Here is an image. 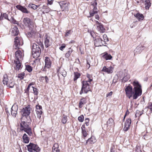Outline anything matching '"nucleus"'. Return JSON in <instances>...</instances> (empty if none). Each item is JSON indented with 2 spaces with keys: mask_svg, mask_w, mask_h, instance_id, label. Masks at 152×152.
<instances>
[{
  "mask_svg": "<svg viewBox=\"0 0 152 152\" xmlns=\"http://www.w3.org/2000/svg\"><path fill=\"white\" fill-rule=\"evenodd\" d=\"M45 67L49 68L50 67L51 62L50 58L48 57H45Z\"/></svg>",
  "mask_w": 152,
  "mask_h": 152,
  "instance_id": "13",
  "label": "nucleus"
},
{
  "mask_svg": "<svg viewBox=\"0 0 152 152\" xmlns=\"http://www.w3.org/2000/svg\"><path fill=\"white\" fill-rule=\"evenodd\" d=\"M14 64L15 65V68L17 71L19 70L20 69L21 66V64L20 61H17L16 60H14Z\"/></svg>",
  "mask_w": 152,
  "mask_h": 152,
  "instance_id": "18",
  "label": "nucleus"
},
{
  "mask_svg": "<svg viewBox=\"0 0 152 152\" xmlns=\"http://www.w3.org/2000/svg\"><path fill=\"white\" fill-rule=\"evenodd\" d=\"M30 87V86L29 85H28L27 89H26V91H29Z\"/></svg>",
  "mask_w": 152,
  "mask_h": 152,
  "instance_id": "63",
  "label": "nucleus"
},
{
  "mask_svg": "<svg viewBox=\"0 0 152 152\" xmlns=\"http://www.w3.org/2000/svg\"><path fill=\"white\" fill-rule=\"evenodd\" d=\"M129 76L126 75V76H124V77H123V79H122L123 81H124V82H126V81H127L129 80Z\"/></svg>",
  "mask_w": 152,
  "mask_h": 152,
  "instance_id": "45",
  "label": "nucleus"
},
{
  "mask_svg": "<svg viewBox=\"0 0 152 152\" xmlns=\"http://www.w3.org/2000/svg\"><path fill=\"white\" fill-rule=\"evenodd\" d=\"M80 75L79 73L78 72L74 73V81L76 80L80 76Z\"/></svg>",
  "mask_w": 152,
  "mask_h": 152,
  "instance_id": "41",
  "label": "nucleus"
},
{
  "mask_svg": "<svg viewBox=\"0 0 152 152\" xmlns=\"http://www.w3.org/2000/svg\"><path fill=\"white\" fill-rule=\"evenodd\" d=\"M73 51V50L71 48L68 49L67 52L65 54V57L68 58L70 55L71 53Z\"/></svg>",
  "mask_w": 152,
  "mask_h": 152,
  "instance_id": "32",
  "label": "nucleus"
},
{
  "mask_svg": "<svg viewBox=\"0 0 152 152\" xmlns=\"http://www.w3.org/2000/svg\"><path fill=\"white\" fill-rule=\"evenodd\" d=\"M42 113H40L39 114L38 113H36L37 114V118L40 119L41 118V115L42 114Z\"/></svg>",
  "mask_w": 152,
  "mask_h": 152,
  "instance_id": "55",
  "label": "nucleus"
},
{
  "mask_svg": "<svg viewBox=\"0 0 152 152\" xmlns=\"http://www.w3.org/2000/svg\"><path fill=\"white\" fill-rule=\"evenodd\" d=\"M67 4L64 2H62L60 4L61 8L63 10H64L67 8Z\"/></svg>",
  "mask_w": 152,
  "mask_h": 152,
  "instance_id": "31",
  "label": "nucleus"
},
{
  "mask_svg": "<svg viewBox=\"0 0 152 152\" xmlns=\"http://www.w3.org/2000/svg\"><path fill=\"white\" fill-rule=\"evenodd\" d=\"M3 17L5 19L9 20L8 19V15L6 13H4L3 15Z\"/></svg>",
  "mask_w": 152,
  "mask_h": 152,
  "instance_id": "53",
  "label": "nucleus"
},
{
  "mask_svg": "<svg viewBox=\"0 0 152 152\" xmlns=\"http://www.w3.org/2000/svg\"><path fill=\"white\" fill-rule=\"evenodd\" d=\"M147 107L150 109V110L152 112V103L151 102H149L148 103V106Z\"/></svg>",
  "mask_w": 152,
  "mask_h": 152,
  "instance_id": "49",
  "label": "nucleus"
},
{
  "mask_svg": "<svg viewBox=\"0 0 152 152\" xmlns=\"http://www.w3.org/2000/svg\"><path fill=\"white\" fill-rule=\"evenodd\" d=\"M66 47V45L65 44H63L61 47L59 48L61 50H63V49L65 48Z\"/></svg>",
  "mask_w": 152,
  "mask_h": 152,
  "instance_id": "52",
  "label": "nucleus"
},
{
  "mask_svg": "<svg viewBox=\"0 0 152 152\" xmlns=\"http://www.w3.org/2000/svg\"><path fill=\"white\" fill-rule=\"evenodd\" d=\"M26 69L29 72H31L32 70V67L29 65H26Z\"/></svg>",
  "mask_w": 152,
  "mask_h": 152,
  "instance_id": "42",
  "label": "nucleus"
},
{
  "mask_svg": "<svg viewBox=\"0 0 152 152\" xmlns=\"http://www.w3.org/2000/svg\"><path fill=\"white\" fill-rule=\"evenodd\" d=\"M95 18L98 20H99V16L98 15H96L95 16Z\"/></svg>",
  "mask_w": 152,
  "mask_h": 152,
  "instance_id": "60",
  "label": "nucleus"
},
{
  "mask_svg": "<svg viewBox=\"0 0 152 152\" xmlns=\"http://www.w3.org/2000/svg\"><path fill=\"white\" fill-rule=\"evenodd\" d=\"M30 31L28 32L26 34L28 38H31L34 37L36 31H35L34 27H32V28L29 29Z\"/></svg>",
  "mask_w": 152,
  "mask_h": 152,
  "instance_id": "14",
  "label": "nucleus"
},
{
  "mask_svg": "<svg viewBox=\"0 0 152 152\" xmlns=\"http://www.w3.org/2000/svg\"><path fill=\"white\" fill-rule=\"evenodd\" d=\"M11 115H12L14 117H15V116H16V114L17 113V111H15V110L12 111V110H11Z\"/></svg>",
  "mask_w": 152,
  "mask_h": 152,
  "instance_id": "48",
  "label": "nucleus"
},
{
  "mask_svg": "<svg viewBox=\"0 0 152 152\" xmlns=\"http://www.w3.org/2000/svg\"><path fill=\"white\" fill-rule=\"evenodd\" d=\"M107 125L109 126H112L113 124V120L112 118H110L107 122Z\"/></svg>",
  "mask_w": 152,
  "mask_h": 152,
  "instance_id": "33",
  "label": "nucleus"
},
{
  "mask_svg": "<svg viewBox=\"0 0 152 152\" xmlns=\"http://www.w3.org/2000/svg\"><path fill=\"white\" fill-rule=\"evenodd\" d=\"M72 33V31L71 30L67 31L66 32L65 36L67 37H68L69 35Z\"/></svg>",
  "mask_w": 152,
  "mask_h": 152,
  "instance_id": "47",
  "label": "nucleus"
},
{
  "mask_svg": "<svg viewBox=\"0 0 152 152\" xmlns=\"http://www.w3.org/2000/svg\"><path fill=\"white\" fill-rule=\"evenodd\" d=\"M42 9L44 10L43 12V13H48L50 11V8L47 6L43 5L42 7Z\"/></svg>",
  "mask_w": 152,
  "mask_h": 152,
  "instance_id": "29",
  "label": "nucleus"
},
{
  "mask_svg": "<svg viewBox=\"0 0 152 152\" xmlns=\"http://www.w3.org/2000/svg\"><path fill=\"white\" fill-rule=\"evenodd\" d=\"M16 7L17 9L24 13H28L30 12L28 11L26 8L20 5H17Z\"/></svg>",
  "mask_w": 152,
  "mask_h": 152,
  "instance_id": "15",
  "label": "nucleus"
},
{
  "mask_svg": "<svg viewBox=\"0 0 152 152\" xmlns=\"http://www.w3.org/2000/svg\"><path fill=\"white\" fill-rule=\"evenodd\" d=\"M18 110V107L17 106L15 105H13L11 108V110L12 111H17Z\"/></svg>",
  "mask_w": 152,
  "mask_h": 152,
  "instance_id": "44",
  "label": "nucleus"
},
{
  "mask_svg": "<svg viewBox=\"0 0 152 152\" xmlns=\"http://www.w3.org/2000/svg\"><path fill=\"white\" fill-rule=\"evenodd\" d=\"M67 120V117L66 116L63 115V118L62 119V122L63 124H65L66 123Z\"/></svg>",
  "mask_w": 152,
  "mask_h": 152,
  "instance_id": "40",
  "label": "nucleus"
},
{
  "mask_svg": "<svg viewBox=\"0 0 152 152\" xmlns=\"http://www.w3.org/2000/svg\"><path fill=\"white\" fill-rule=\"evenodd\" d=\"M31 109V108L30 105H28L27 106L23 108L21 111L22 115L23 116H28L30 113Z\"/></svg>",
  "mask_w": 152,
  "mask_h": 152,
  "instance_id": "7",
  "label": "nucleus"
},
{
  "mask_svg": "<svg viewBox=\"0 0 152 152\" xmlns=\"http://www.w3.org/2000/svg\"><path fill=\"white\" fill-rule=\"evenodd\" d=\"M22 53L20 50L16 51L15 53V56L16 60L17 61H20L23 59L22 57Z\"/></svg>",
  "mask_w": 152,
  "mask_h": 152,
  "instance_id": "11",
  "label": "nucleus"
},
{
  "mask_svg": "<svg viewBox=\"0 0 152 152\" xmlns=\"http://www.w3.org/2000/svg\"><path fill=\"white\" fill-rule=\"evenodd\" d=\"M84 117L83 115H81L78 118V120L80 122H83L84 120Z\"/></svg>",
  "mask_w": 152,
  "mask_h": 152,
  "instance_id": "43",
  "label": "nucleus"
},
{
  "mask_svg": "<svg viewBox=\"0 0 152 152\" xmlns=\"http://www.w3.org/2000/svg\"><path fill=\"white\" fill-rule=\"evenodd\" d=\"M113 94V92L112 91L110 92L108 94H107L106 95V97H108L109 96H111Z\"/></svg>",
  "mask_w": 152,
  "mask_h": 152,
  "instance_id": "58",
  "label": "nucleus"
},
{
  "mask_svg": "<svg viewBox=\"0 0 152 152\" xmlns=\"http://www.w3.org/2000/svg\"><path fill=\"white\" fill-rule=\"evenodd\" d=\"M103 38L104 40H103V42H104L105 45L106 44V42L108 41V39L107 36V35L104 34L103 36Z\"/></svg>",
  "mask_w": 152,
  "mask_h": 152,
  "instance_id": "39",
  "label": "nucleus"
},
{
  "mask_svg": "<svg viewBox=\"0 0 152 152\" xmlns=\"http://www.w3.org/2000/svg\"><path fill=\"white\" fill-rule=\"evenodd\" d=\"M104 57L106 60H110L112 57L110 55L108 54L104 55Z\"/></svg>",
  "mask_w": 152,
  "mask_h": 152,
  "instance_id": "37",
  "label": "nucleus"
},
{
  "mask_svg": "<svg viewBox=\"0 0 152 152\" xmlns=\"http://www.w3.org/2000/svg\"><path fill=\"white\" fill-rule=\"evenodd\" d=\"M58 75L59 76V73L61 74L64 77H65L66 76V71L63 69H60L58 71Z\"/></svg>",
  "mask_w": 152,
  "mask_h": 152,
  "instance_id": "23",
  "label": "nucleus"
},
{
  "mask_svg": "<svg viewBox=\"0 0 152 152\" xmlns=\"http://www.w3.org/2000/svg\"><path fill=\"white\" fill-rule=\"evenodd\" d=\"M31 8L33 9L34 10H36V5L32 4L31 6Z\"/></svg>",
  "mask_w": 152,
  "mask_h": 152,
  "instance_id": "57",
  "label": "nucleus"
},
{
  "mask_svg": "<svg viewBox=\"0 0 152 152\" xmlns=\"http://www.w3.org/2000/svg\"><path fill=\"white\" fill-rule=\"evenodd\" d=\"M90 34L91 36L94 38V33L93 31H91L90 32Z\"/></svg>",
  "mask_w": 152,
  "mask_h": 152,
  "instance_id": "59",
  "label": "nucleus"
},
{
  "mask_svg": "<svg viewBox=\"0 0 152 152\" xmlns=\"http://www.w3.org/2000/svg\"><path fill=\"white\" fill-rule=\"evenodd\" d=\"M97 29L102 33L104 32L105 31V29L103 27V25L102 24L97 26Z\"/></svg>",
  "mask_w": 152,
  "mask_h": 152,
  "instance_id": "26",
  "label": "nucleus"
},
{
  "mask_svg": "<svg viewBox=\"0 0 152 152\" xmlns=\"http://www.w3.org/2000/svg\"><path fill=\"white\" fill-rule=\"evenodd\" d=\"M36 43L33 44L32 49V55L34 58H37L40 56L41 53L40 47L43 46L42 42L40 41Z\"/></svg>",
  "mask_w": 152,
  "mask_h": 152,
  "instance_id": "2",
  "label": "nucleus"
},
{
  "mask_svg": "<svg viewBox=\"0 0 152 152\" xmlns=\"http://www.w3.org/2000/svg\"><path fill=\"white\" fill-rule=\"evenodd\" d=\"M81 129H82V134L83 136L84 137H86L87 135V133L85 130V125H83L81 127Z\"/></svg>",
  "mask_w": 152,
  "mask_h": 152,
  "instance_id": "25",
  "label": "nucleus"
},
{
  "mask_svg": "<svg viewBox=\"0 0 152 152\" xmlns=\"http://www.w3.org/2000/svg\"><path fill=\"white\" fill-rule=\"evenodd\" d=\"M22 138L23 142L25 143H27L29 142V138L28 137L27 135L25 133L22 137Z\"/></svg>",
  "mask_w": 152,
  "mask_h": 152,
  "instance_id": "24",
  "label": "nucleus"
},
{
  "mask_svg": "<svg viewBox=\"0 0 152 152\" xmlns=\"http://www.w3.org/2000/svg\"><path fill=\"white\" fill-rule=\"evenodd\" d=\"M150 1L151 0H143V1L144 2L145 7L146 9H148L151 6V3Z\"/></svg>",
  "mask_w": 152,
  "mask_h": 152,
  "instance_id": "21",
  "label": "nucleus"
},
{
  "mask_svg": "<svg viewBox=\"0 0 152 152\" xmlns=\"http://www.w3.org/2000/svg\"><path fill=\"white\" fill-rule=\"evenodd\" d=\"M85 121H86V122L85 123V124H86V126H88L89 125V118H86L85 119Z\"/></svg>",
  "mask_w": 152,
  "mask_h": 152,
  "instance_id": "50",
  "label": "nucleus"
},
{
  "mask_svg": "<svg viewBox=\"0 0 152 152\" xmlns=\"http://www.w3.org/2000/svg\"><path fill=\"white\" fill-rule=\"evenodd\" d=\"M86 100L84 98L81 99L80 100V101L79 103V107L80 108L82 107V105L83 104H85L86 103Z\"/></svg>",
  "mask_w": 152,
  "mask_h": 152,
  "instance_id": "30",
  "label": "nucleus"
},
{
  "mask_svg": "<svg viewBox=\"0 0 152 152\" xmlns=\"http://www.w3.org/2000/svg\"><path fill=\"white\" fill-rule=\"evenodd\" d=\"M97 11L96 10H91L89 12L90 15L88 17H91L94 16V14L97 13Z\"/></svg>",
  "mask_w": 152,
  "mask_h": 152,
  "instance_id": "36",
  "label": "nucleus"
},
{
  "mask_svg": "<svg viewBox=\"0 0 152 152\" xmlns=\"http://www.w3.org/2000/svg\"><path fill=\"white\" fill-rule=\"evenodd\" d=\"M86 77L88 79V80H86V81L88 82H91L93 81V77L92 75L89 74H87Z\"/></svg>",
  "mask_w": 152,
  "mask_h": 152,
  "instance_id": "34",
  "label": "nucleus"
},
{
  "mask_svg": "<svg viewBox=\"0 0 152 152\" xmlns=\"http://www.w3.org/2000/svg\"><path fill=\"white\" fill-rule=\"evenodd\" d=\"M82 89H84V93H87L89 91H90V87L91 84V82L83 80L82 82Z\"/></svg>",
  "mask_w": 152,
  "mask_h": 152,
  "instance_id": "6",
  "label": "nucleus"
},
{
  "mask_svg": "<svg viewBox=\"0 0 152 152\" xmlns=\"http://www.w3.org/2000/svg\"><path fill=\"white\" fill-rule=\"evenodd\" d=\"M28 151L30 152H39L40 148L36 144L30 143L27 146Z\"/></svg>",
  "mask_w": 152,
  "mask_h": 152,
  "instance_id": "5",
  "label": "nucleus"
},
{
  "mask_svg": "<svg viewBox=\"0 0 152 152\" xmlns=\"http://www.w3.org/2000/svg\"><path fill=\"white\" fill-rule=\"evenodd\" d=\"M24 73L20 74L18 75V77L19 78L20 80L23 79L24 78Z\"/></svg>",
  "mask_w": 152,
  "mask_h": 152,
  "instance_id": "46",
  "label": "nucleus"
},
{
  "mask_svg": "<svg viewBox=\"0 0 152 152\" xmlns=\"http://www.w3.org/2000/svg\"><path fill=\"white\" fill-rule=\"evenodd\" d=\"M134 16L139 21L142 20L144 18L143 15L140 14V13H137L135 14Z\"/></svg>",
  "mask_w": 152,
  "mask_h": 152,
  "instance_id": "22",
  "label": "nucleus"
},
{
  "mask_svg": "<svg viewBox=\"0 0 152 152\" xmlns=\"http://www.w3.org/2000/svg\"><path fill=\"white\" fill-rule=\"evenodd\" d=\"M96 142V140L91 137L89 138L86 142V144L88 143L89 144H92Z\"/></svg>",
  "mask_w": 152,
  "mask_h": 152,
  "instance_id": "27",
  "label": "nucleus"
},
{
  "mask_svg": "<svg viewBox=\"0 0 152 152\" xmlns=\"http://www.w3.org/2000/svg\"><path fill=\"white\" fill-rule=\"evenodd\" d=\"M131 123V121L130 119H128L126 120V123L124 124L125 126L129 127Z\"/></svg>",
  "mask_w": 152,
  "mask_h": 152,
  "instance_id": "38",
  "label": "nucleus"
},
{
  "mask_svg": "<svg viewBox=\"0 0 152 152\" xmlns=\"http://www.w3.org/2000/svg\"><path fill=\"white\" fill-rule=\"evenodd\" d=\"M132 84L134 86V91L132 92V87L130 86H127L125 89L126 96L129 99H130L133 95V99H136L138 97L141 96L142 94L141 86L137 81H134Z\"/></svg>",
  "mask_w": 152,
  "mask_h": 152,
  "instance_id": "1",
  "label": "nucleus"
},
{
  "mask_svg": "<svg viewBox=\"0 0 152 152\" xmlns=\"http://www.w3.org/2000/svg\"><path fill=\"white\" fill-rule=\"evenodd\" d=\"M60 150L58 149V146L57 144H55L53 147V152H59Z\"/></svg>",
  "mask_w": 152,
  "mask_h": 152,
  "instance_id": "28",
  "label": "nucleus"
},
{
  "mask_svg": "<svg viewBox=\"0 0 152 152\" xmlns=\"http://www.w3.org/2000/svg\"><path fill=\"white\" fill-rule=\"evenodd\" d=\"M92 5L94 6L97 5V3L96 0L94 1Z\"/></svg>",
  "mask_w": 152,
  "mask_h": 152,
  "instance_id": "62",
  "label": "nucleus"
},
{
  "mask_svg": "<svg viewBox=\"0 0 152 152\" xmlns=\"http://www.w3.org/2000/svg\"><path fill=\"white\" fill-rule=\"evenodd\" d=\"M29 122L27 123L21 120L20 123V130L21 131H24L29 136H31L32 134V132L31 128L29 126Z\"/></svg>",
  "mask_w": 152,
  "mask_h": 152,
  "instance_id": "3",
  "label": "nucleus"
},
{
  "mask_svg": "<svg viewBox=\"0 0 152 152\" xmlns=\"http://www.w3.org/2000/svg\"><path fill=\"white\" fill-rule=\"evenodd\" d=\"M93 6L94 7L93 10H96L97 9V7L96 6L93 5Z\"/></svg>",
  "mask_w": 152,
  "mask_h": 152,
  "instance_id": "64",
  "label": "nucleus"
},
{
  "mask_svg": "<svg viewBox=\"0 0 152 152\" xmlns=\"http://www.w3.org/2000/svg\"><path fill=\"white\" fill-rule=\"evenodd\" d=\"M113 68L112 66H110L107 68L105 66H104L103 68L102 71L109 74L112 73L113 72Z\"/></svg>",
  "mask_w": 152,
  "mask_h": 152,
  "instance_id": "12",
  "label": "nucleus"
},
{
  "mask_svg": "<svg viewBox=\"0 0 152 152\" xmlns=\"http://www.w3.org/2000/svg\"><path fill=\"white\" fill-rule=\"evenodd\" d=\"M42 78H45V82L46 83H48L49 81V79L48 78V77L47 76H45V77H42Z\"/></svg>",
  "mask_w": 152,
  "mask_h": 152,
  "instance_id": "51",
  "label": "nucleus"
},
{
  "mask_svg": "<svg viewBox=\"0 0 152 152\" xmlns=\"http://www.w3.org/2000/svg\"><path fill=\"white\" fill-rule=\"evenodd\" d=\"M94 45L96 47L101 46H106L104 42H103L102 39L99 37H97L94 40Z\"/></svg>",
  "mask_w": 152,
  "mask_h": 152,
  "instance_id": "10",
  "label": "nucleus"
},
{
  "mask_svg": "<svg viewBox=\"0 0 152 152\" xmlns=\"http://www.w3.org/2000/svg\"><path fill=\"white\" fill-rule=\"evenodd\" d=\"M14 45L13 46L14 48L17 49V48H19V47L23 44L22 40L20 38L16 37L15 38Z\"/></svg>",
  "mask_w": 152,
  "mask_h": 152,
  "instance_id": "8",
  "label": "nucleus"
},
{
  "mask_svg": "<svg viewBox=\"0 0 152 152\" xmlns=\"http://www.w3.org/2000/svg\"><path fill=\"white\" fill-rule=\"evenodd\" d=\"M50 40V38L49 37H46L45 38V44L46 47L48 48L51 45V42Z\"/></svg>",
  "mask_w": 152,
  "mask_h": 152,
  "instance_id": "17",
  "label": "nucleus"
},
{
  "mask_svg": "<svg viewBox=\"0 0 152 152\" xmlns=\"http://www.w3.org/2000/svg\"><path fill=\"white\" fill-rule=\"evenodd\" d=\"M36 110L35 111L36 113L39 114L40 113H42V109L41 106L39 105L38 104L37 105H36Z\"/></svg>",
  "mask_w": 152,
  "mask_h": 152,
  "instance_id": "20",
  "label": "nucleus"
},
{
  "mask_svg": "<svg viewBox=\"0 0 152 152\" xmlns=\"http://www.w3.org/2000/svg\"><path fill=\"white\" fill-rule=\"evenodd\" d=\"M3 83L4 85L11 88H13L15 84V81L13 79L9 80L7 75H5L3 76Z\"/></svg>",
  "mask_w": 152,
  "mask_h": 152,
  "instance_id": "4",
  "label": "nucleus"
},
{
  "mask_svg": "<svg viewBox=\"0 0 152 152\" xmlns=\"http://www.w3.org/2000/svg\"><path fill=\"white\" fill-rule=\"evenodd\" d=\"M145 48L144 46H137L134 51V55L140 53Z\"/></svg>",
  "mask_w": 152,
  "mask_h": 152,
  "instance_id": "16",
  "label": "nucleus"
},
{
  "mask_svg": "<svg viewBox=\"0 0 152 152\" xmlns=\"http://www.w3.org/2000/svg\"><path fill=\"white\" fill-rule=\"evenodd\" d=\"M12 23L14 24H18V22L17 21H16L14 19H12Z\"/></svg>",
  "mask_w": 152,
  "mask_h": 152,
  "instance_id": "56",
  "label": "nucleus"
},
{
  "mask_svg": "<svg viewBox=\"0 0 152 152\" xmlns=\"http://www.w3.org/2000/svg\"><path fill=\"white\" fill-rule=\"evenodd\" d=\"M23 22L26 26H28L29 29L32 28L34 27L33 26V22L31 20L28 18H24L23 20Z\"/></svg>",
  "mask_w": 152,
  "mask_h": 152,
  "instance_id": "9",
  "label": "nucleus"
},
{
  "mask_svg": "<svg viewBox=\"0 0 152 152\" xmlns=\"http://www.w3.org/2000/svg\"><path fill=\"white\" fill-rule=\"evenodd\" d=\"M12 35L15 36L17 35L19 33V31L18 27L15 26H14L12 29Z\"/></svg>",
  "mask_w": 152,
  "mask_h": 152,
  "instance_id": "19",
  "label": "nucleus"
},
{
  "mask_svg": "<svg viewBox=\"0 0 152 152\" xmlns=\"http://www.w3.org/2000/svg\"><path fill=\"white\" fill-rule=\"evenodd\" d=\"M83 93H84V89H82V88H81V90L80 91V94L81 95L83 94Z\"/></svg>",
  "mask_w": 152,
  "mask_h": 152,
  "instance_id": "61",
  "label": "nucleus"
},
{
  "mask_svg": "<svg viewBox=\"0 0 152 152\" xmlns=\"http://www.w3.org/2000/svg\"><path fill=\"white\" fill-rule=\"evenodd\" d=\"M31 88L33 89V93L35 95H37L39 94L38 90L37 88H35L33 86L31 87Z\"/></svg>",
  "mask_w": 152,
  "mask_h": 152,
  "instance_id": "35",
  "label": "nucleus"
},
{
  "mask_svg": "<svg viewBox=\"0 0 152 152\" xmlns=\"http://www.w3.org/2000/svg\"><path fill=\"white\" fill-rule=\"evenodd\" d=\"M129 128V126H126L124 125V127L123 129V130H124L125 131H126L128 130Z\"/></svg>",
  "mask_w": 152,
  "mask_h": 152,
  "instance_id": "54",
  "label": "nucleus"
}]
</instances>
